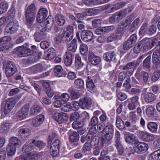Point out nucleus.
I'll use <instances>...</instances> for the list:
<instances>
[{
  "instance_id": "5",
  "label": "nucleus",
  "mask_w": 160,
  "mask_h": 160,
  "mask_svg": "<svg viewBox=\"0 0 160 160\" xmlns=\"http://www.w3.org/2000/svg\"><path fill=\"white\" fill-rule=\"evenodd\" d=\"M35 29L36 31L33 35L34 39L36 42H39L45 38L47 34L46 29L40 26Z\"/></svg>"
},
{
  "instance_id": "20",
  "label": "nucleus",
  "mask_w": 160,
  "mask_h": 160,
  "mask_svg": "<svg viewBox=\"0 0 160 160\" xmlns=\"http://www.w3.org/2000/svg\"><path fill=\"white\" fill-rule=\"evenodd\" d=\"M152 62L155 66L160 65V49L154 50L152 55Z\"/></svg>"
},
{
  "instance_id": "26",
  "label": "nucleus",
  "mask_w": 160,
  "mask_h": 160,
  "mask_svg": "<svg viewBox=\"0 0 160 160\" xmlns=\"http://www.w3.org/2000/svg\"><path fill=\"white\" fill-rule=\"evenodd\" d=\"M29 69L32 73L37 74L43 71L44 68L42 64L39 63L32 66L29 68Z\"/></svg>"
},
{
  "instance_id": "63",
  "label": "nucleus",
  "mask_w": 160,
  "mask_h": 160,
  "mask_svg": "<svg viewBox=\"0 0 160 160\" xmlns=\"http://www.w3.org/2000/svg\"><path fill=\"white\" fill-rule=\"evenodd\" d=\"M88 50L87 46L84 44H81L80 46V51L82 54H84Z\"/></svg>"
},
{
  "instance_id": "7",
  "label": "nucleus",
  "mask_w": 160,
  "mask_h": 160,
  "mask_svg": "<svg viewBox=\"0 0 160 160\" xmlns=\"http://www.w3.org/2000/svg\"><path fill=\"white\" fill-rule=\"evenodd\" d=\"M61 144L60 140L56 139L51 145L50 148V152L53 157L57 156L59 154Z\"/></svg>"
},
{
  "instance_id": "15",
  "label": "nucleus",
  "mask_w": 160,
  "mask_h": 160,
  "mask_svg": "<svg viewBox=\"0 0 160 160\" xmlns=\"http://www.w3.org/2000/svg\"><path fill=\"white\" fill-rule=\"evenodd\" d=\"M137 40L136 35H132L128 40L124 43L123 46L124 50H128L131 48Z\"/></svg>"
},
{
  "instance_id": "4",
  "label": "nucleus",
  "mask_w": 160,
  "mask_h": 160,
  "mask_svg": "<svg viewBox=\"0 0 160 160\" xmlns=\"http://www.w3.org/2000/svg\"><path fill=\"white\" fill-rule=\"evenodd\" d=\"M3 66L5 69V74L7 77H9L12 76L17 71V67L12 61H4Z\"/></svg>"
},
{
  "instance_id": "24",
  "label": "nucleus",
  "mask_w": 160,
  "mask_h": 160,
  "mask_svg": "<svg viewBox=\"0 0 160 160\" xmlns=\"http://www.w3.org/2000/svg\"><path fill=\"white\" fill-rule=\"evenodd\" d=\"M140 42L144 52H146L152 47L151 41H149L148 39H143Z\"/></svg>"
},
{
  "instance_id": "27",
  "label": "nucleus",
  "mask_w": 160,
  "mask_h": 160,
  "mask_svg": "<svg viewBox=\"0 0 160 160\" xmlns=\"http://www.w3.org/2000/svg\"><path fill=\"white\" fill-rule=\"evenodd\" d=\"M134 64V62H131L128 63L125 66H121L120 68H122L123 70H126L125 73L128 76H131L132 74L134 71L133 68L132 66Z\"/></svg>"
},
{
  "instance_id": "21",
  "label": "nucleus",
  "mask_w": 160,
  "mask_h": 160,
  "mask_svg": "<svg viewBox=\"0 0 160 160\" xmlns=\"http://www.w3.org/2000/svg\"><path fill=\"white\" fill-rule=\"evenodd\" d=\"M30 133L31 131L28 128H22L18 131V135L22 138L24 139L28 138Z\"/></svg>"
},
{
  "instance_id": "8",
  "label": "nucleus",
  "mask_w": 160,
  "mask_h": 160,
  "mask_svg": "<svg viewBox=\"0 0 160 160\" xmlns=\"http://www.w3.org/2000/svg\"><path fill=\"white\" fill-rule=\"evenodd\" d=\"M52 118L59 124L62 123L64 121H67L68 119V114L63 112H55L54 115L52 116Z\"/></svg>"
},
{
  "instance_id": "2",
  "label": "nucleus",
  "mask_w": 160,
  "mask_h": 160,
  "mask_svg": "<svg viewBox=\"0 0 160 160\" xmlns=\"http://www.w3.org/2000/svg\"><path fill=\"white\" fill-rule=\"evenodd\" d=\"M103 133L101 136V140L102 145H107L110 143V141L112 138L114 133L113 126L111 124H108L104 128L102 127Z\"/></svg>"
},
{
  "instance_id": "23",
  "label": "nucleus",
  "mask_w": 160,
  "mask_h": 160,
  "mask_svg": "<svg viewBox=\"0 0 160 160\" xmlns=\"http://www.w3.org/2000/svg\"><path fill=\"white\" fill-rule=\"evenodd\" d=\"M74 55L69 52H66L64 57V63L67 66H70L72 62Z\"/></svg>"
},
{
  "instance_id": "1",
  "label": "nucleus",
  "mask_w": 160,
  "mask_h": 160,
  "mask_svg": "<svg viewBox=\"0 0 160 160\" xmlns=\"http://www.w3.org/2000/svg\"><path fill=\"white\" fill-rule=\"evenodd\" d=\"M36 13V8L34 4H31L29 5L25 11L24 16L26 20L25 24L30 32L34 31L36 28V26L33 24Z\"/></svg>"
},
{
  "instance_id": "54",
  "label": "nucleus",
  "mask_w": 160,
  "mask_h": 160,
  "mask_svg": "<svg viewBox=\"0 0 160 160\" xmlns=\"http://www.w3.org/2000/svg\"><path fill=\"white\" fill-rule=\"evenodd\" d=\"M152 47L155 46V49H160V41L158 38H155L151 41Z\"/></svg>"
},
{
  "instance_id": "60",
  "label": "nucleus",
  "mask_w": 160,
  "mask_h": 160,
  "mask_svg": "<svg viewBox=\"0 0 160 160\" xmlns=\"http://www.w3.org/2000/svg\"><path fill=\"white\" fill-rule=\"evenodd\" d=\"M63 40L65 42L68 43L72 40L73 37V35H70V34L66 33H63Z\"/></svg>"
},
{
  "instance_id": "32",
  "label": "nucleus",
  "mask_w": 160,
  "mask_h": 160,
  "mask_svg": "<svg viewBox=\"0 0 160 160\" xmlns=\"http://www.w3.org/2000/svg\"><path fill=\"white\" fill-rule=\"evenodd\" d=\"M77 40L75 39H73L71 42L67 44V49L70 51L75 52L77 48Z\"/></svg>"
},
{
  "instance_id": "34",
  "label": "nucleus",
  "mask_w": 160,
  "mask_h": 160,
  "mask_svg": "<svg viewBox=\"0 0 160 160\" xmlns=\"http://www.w3.org/2000/svg\"><path fill=\"white\" fill-rule=\"evenodd\" d=\"M115 54L113 51H109L104 54L103 58L104 60L110 62L115 58Z\"/></svg>"
},
{
  "instance_id": "64",
  "label": "nucleus",
  "mask_w": 160,
  "mask_h": 160,
  "mask_svg": "<svg viewBox=\"0 0 160 160\" xmlns=\"http://www.w3.org/2000/svg\"><path fill=\"white\" fill-rule=\"evenodd\" d=\"M11 38L10 36H5L0 38V45H2L10 41Z\"/></svg>"
},
{
  "instance_id": "10",
  "label": "nucleus",
  "mask_w": 160,
  "mask_h": 160,
  "mask_svg": "<svg viewBox=\"0 0 160 160\" xmlns=\"http://www.w3.org/2000/svg\"><path fill=\"white\" fill-rule=\"evenodd\" d=\"M79 105L83 109H90L92 105V101L88 97L83 98L79 100Z\"/></svg>"
},
{
  "instance_id": "53",
  "label": "nucleus",
  "mask_w": 160,
  "mask_h": 160,
  "mask_svg": "<svg viewBox=\"0 0 160 160\" xmlns=\"http://www.w3.org/2000/svg\"><path fill=\"white\" fill-rule=\"evenodd\" d=\"M151 57L150 55L148 56L143 60L142 63V66L147 69H149L151 67Z\"/></svg>"
},
{
  "instance_id": "44",
  "label": "nucleus",
  "mask_w": 160,
  "mask_h": 160,
  "mask_svg": "<svg viewBox=\"0 0 160 160\" xmlns=\"http://www.w3.org/2000/svg\"><path fill=\"white\" fill-rule=\"evenodd\" d=\"M97 132V131L96 127L92 126L89 128L88 133L94 136L92 140L91 141V143H92L93 141H96V139L98 140L99 137L96 136Z\"/></svg>"
},
{
  "instance_id": "13",
  "label": "nucleus",
  "mask_w": 160,
  "mask_h": 160,
  "mask_svg": "<svg viewBox=\"0 0 160 160\" xmlns=\"http://www.w3.org/2000/svg\"><path fill=\"white\" fill-rule=\"evenodd\" d=\"M16 103V101L14 98H10L7 99L4 107V114H8L13 108Z\"/></svg>"
},
{
  "instance_id": "56",
  "label": "nucleus",
  "mask_w": 160,
  "mask_h": 160,
  "mask_svg": "<svg viewBox=\"0 0 160 160\" xmlns=\"http://www.w3.org/2000/svg\"><path fill=\"white\" fill-rule=\"evenodd\" d=\"M74 84L75 87L78 88H82L84 86L83 81L79 78L75 80Z\"/></svg>"
},
{
  "instance_id": "16",
  "label": "nucleus",
  "mask_w": 160,
  "mask_h": 160,
  "mask_svg": "<svg viewBox=\"0 0 160 160\" xmlns=\"http://www.w3.org/2000/svg\"><path fill=\"white\" fill-rule=\"evenodd\" d=\"M48 15V11L45 8L39 9L37 16V21L39 23H42L46 19Z\"/></svg>"
},
{
  "instance_id": "49",
  "label": "nucleus",
  "mask_w": 160,
  "mask_h": 160,
  "mask_svg": "<svg viewBox=\"0 0 160 160\" xmlns=\"http://www.w3.org/2000/svg\"><path fill=\"white\" fill-rule=\"evenodd\" d=\"M68 92L71 94V99H76L78 98L79 96V93L76 91L73 88H69Z\"/></svg>"
},
{
  "instance_id": "14",
  "label": "nucleus",
  "mask_w": 160,
  "mask_h": 160,
  "mask_svg": "<svg viewBox=\"0 0 160 160\" xmlns=\"http://www.w3.org/2000/svg\"><path fill=\"white\" fill-rule=\"evenodd\" d=\"M18 23L16 21H13L8 23L5 28L8 33L12 34L16 32L18 29Z\"/></svg>"
},
{
  "instance_id": "51",
  "label": "nucleus",
  "mask_w": 160,
  "mask_h": 160,
  "mask_svg": "<svg viewBox=\"0 0 160 160\" xmlns=\"http://www.w3.org/2000/svg\"><path fill=\"white\" fill-rule=\"evenodd\" d=\"M20 143V141L19 139L16 137H14L11 138L9 144L16 148H17Z\"/></svg>"
},
{
  "instance_id": "42",
  "label": "nucleus",
  "mask_w": 160,
  "mask_h": 160,
  "mask_svg": "<svg viewBox=\"0 0 160 160\" xmlns=\"http://www.w3.org/2000/svg\"><path fill=\"white\" fill-rule=\"evenodd\" d=\"M16 148L8 144L6 148V152L8 156H12L15 153Z\"/></svg>"
},
{
  "instance_id": "12",
  "label": "nucleus",
  "mask_w": 160,
  "mask_h": 160,
  "mask_svg": "<svg viewBox=\"0 0 160 160\" xmlns=\"http://www.w3.org/2000/svg\"><path fill=\"white\" fill-rule=\"evenodd\" d=\"M135 75L137 78L138 79H142L145 83L147 82L149 79L148 73L142 70L141 68H138L137 69Z\"/></svg>"
},
{
  "instance_id": "33",
  "label": "nucleus",
  "mask_w": 160,
  "mask_h": 160,
  "mask_svg": "<svg viewBox=\"0 0 160 160\" xmlns=\"http://www.w3.org/2000/svg\"><path fill=\"white\" fill-rule=\"evenodd\" d=\"M116 127L121 130H123L126 129L125 123L118 115H117L116 117Z\"/></svg>"
},
{
  "instance_id": "52",
  "label": "nucleus",
  "mask_w": 160,
  "mask_h": 160,
  "mask_svg": "<svg viewBox=\"0 0 160 160\" xmlns=\"http://www.w3.org/2000/svg\"><path fill=\"white\" fill-rule=\"evenodd\" d=\"M8 3L4 1L0 3V14L5 12L8 8Z\"/></svg>"
},
{
  "instance_id": "39",
  "label": "nucleus",
  "mask_w": 160,
  "mask_h": 160,
  "mask_svg": "<svg viewBox=\"0 0 160 160\" xmlns=\"http://www.w3.org/2000/svg\"><path fill=\"white\" fill-rule=\"evenodd\" d=\"M87 88L88 90L90 92H92L95 88V85H94V83L92 79L89 76L88 77V79L86 82Z\"/></svg>"
},
{
  "instance_id": "50",
  "label": "nucleus",
  "mask_w": 160,
  "mask_h": 160,
  "mask_svg": "<svg viewBox=\"0 0 160 160\" xmlns=\"http://www.w3.org/2000/svg\"><path fill=\"white\" fill-rule=\"evenodd\" d=\"M84 121L80 120L79 121H75L72 124V128L76 129H80L84 125Z\"/></svg>"
},
{
  "instance_id": "11",
  "label": "nucleus",
  "mask_w": 160,
  "mask_h": 160,
  "mask_svg": "<svg viewBox=\"0 0 160 160\" xmlns=\"http://www.w3.org/2000/svg\"><path fill=\"white\" fill-rule=\"evenodd\" d=\"M33 50L23 46H21L18 48V55L20 57L31 56L33 54Z\"/></svg>"
},
{
  "instance_id": "57",
  "label": "nucleus",
  "mask_w": 160,
  "mask_h": 160,
  "mask_svg": "<svg viewBox=\"0 0 160 160\" xmlns=\"http://www.w3.org/2000/svg\"><path fill=\"white\" fill-rule=\"evenodd\" d=\"M120 39H121L115 33H114L110 35L107 38V41L108 42H110L116 40Z\"/></svg>"
},
{
  "instance_id": "43",
  "label": "nucleus",
  "mask_w": 160,
  "mask_h": 160,
  "mask_svg": "<svg viewBox=\"0 0 160 160\" xmlns=\"http://www.w3.org/2000/svg\"><path fill=\"white\" fill-rule=\"evenodd\" d=\"M56 20L57 23L60 26L63 25L65 22V18L61 14H57L56 16Z\"/></svg>"
},
{
  "instance_id": "38",
  "label": "nucleus",
  "mask_w": 160,
  "mask_h": 160,
  "mask_svg": "<svg viewBox=\"0 0 160 160\" xmlns=\"http://www.w3.org/2000/svg\"><path fill=\"white\" fill-rule=\"evenodd\" d=\"M160 78V71L157 70L154 71L151 76V80L152 83L157 81Z\"/></svg>"
},
{
  "instance_id": "22",
  "label": "nucleus",
  "mask_w": 160,
  "mask_h": 160,
  "mask_svg": "<svg viewBox=\"0 0 160 160\" xmlns=\"http://www.w3.org/2000/svg\"><path fill=\"white\" fill-rule=\"evenodd\" d=\"M124 138L125 141L129 144L135 145L138 141L135 139V137L133 134L128 132L124 134Z\"/></svg>"
},
{
  "instance_id": "31",
  "label": "nucleus",
  "mask_w": 160,
  "mask_h": 160,
  "mask_svg": "<svg viewBox=\"0 0 160 160\" xmlns=\"http://www.w3.org/2000/svg\"><path fill=\"white\" fill-rule=\"evenodd\" d=\"M140 135L142 139L146 142H151L154 139V136L152 134L148 133L142 132L140 133Z\"/></svg>"
},
{
  "instance_id": "30",
  "label": "nucleus",
  "mask_w": 160,
  "mask_h": 160,
  "mask_svg": "<svg viewBox=\"0 0 160 160\" xmlns=\"http://www.w3.org/2000/svg\"><path fill=\"white\" fill-rule=\"evenodd\" d=\"M33 148L34 146L32 142L29 143H26L23 146L22 151L24 153H26L27 156H28L31 154V151L33 149Z\"/></svg>"
},
{
  "instance_id": "58",
  "label": "nucleus",
  "mask_w": 160,
  "mask_h": 160,
  "mask_svg": "<svg viewBox=\"0 0 160 160\" xmlns=\"http://www.w3.org/2000/svg\"><path fill=\"white\" fill-rule=\"evenodd\" d=\"M33 145L34 144L36 146L40 148H42L45 146V144L43 141L34 140L32 141Z\"/></svg>"
},
{
  "instance_id": "40",
  "label": "nucleus",
  "mask_w": 160,
  "mask_h": 160,
  "mask_svg": "<svg viewBox=\"0 0 160 160\" xmlns=\"http://www.w3.org/2000/svg\"><path fill=\"white\" fill-rule=\"evenodd\" d=\"M83 63L82 61L81 57L78 54H76L75 56V66L77 69L82 67Z\"/></svg>"
},
{
  "instance_id": "9",
  "label": "nucleus",
  "mask_w": 160,
  "mask_h": 160,
  "mask_svg": "<svg viewBox=\"0 0 160 160\" xmlns=\"http://www.w3.org/2000/svg\"><path fill=\"white\" fill-rule=\"evenodd\" d=\"M148 148V145L144 142H138L134 145L133 149H135L136 152L138 154H141L146 152Z\"/></svg>"
},
{
  "instance_id": "47",
  "label": "nucleus",
  "mask_w": 160,
  "mask_h": 160,
  "mask_svg": "<svg viewBox=\"0 0 160 160\" xmlns=\"http://www.w3.org/2000/svg\"><path fill=\"white\" fill-rule=\"evenodd\" d=\"M149 160H160V150L154 152L151 154Z\"/></svg>"
},
{
  "instance_id": "45",
  "label": "nucleus",
  "mask_w": 160,
  "mask_h": 160,
  "mask_svg": "<svg viewBox=\"0 0 160 160\" xmlns=\"http://www.w3.org/2000/svg\"><path fill=\"white\" fill-rule=\"evenodd\" d=\"M125 26L122 24L118 26L115 33L121 38L124 34Z\"/></svg>"
},
{
  "instance_id": "6",
  "label": "nucleus",
  "mask_w": 160,
  "mask_h": 160,
  "mask_svg": "<svg viewBox=\"0 0 160 160\" xmlns=\"http://www.w3.org/2000/svg\"><path fill=\"white\" fill-rule=\"evenodd\" d=\"M68 134L69 136L70 144L73 147H76L79 144V135L76 131L70 130Z\"/></svg>"
},
{
  "instance_id": "29",
  "label": "nucleus",
  "mask_w": 160,
  "mask_h": 160,
  "mask_svg": "<svg viewBox=\"0 0 160 160\" xmlns=\"http://www.w3.org/2000/svg\"><path fill=\"white\" fill-rule=\"evenodd\" d=\"M54 75L58 77H64L67 75L66 73L63 71L62 67L60 65L56 66L54 69Z\"/></svg>"
},
{
  "instance_id": "3",
  "label": "nucleus",
  "mask_w": 160,
  "mask_h": 160,
  "mask_svg": "<svg viewBox=\"0 0 160 160\" xmlns=\"http://www.w3.org/2000/svg\"><path fill=\"white\" fill-rule=\"evenodd\" d=\"M133 9V7L130 6L126 8L116 12L109 18V22L111 23L118 22L130 12Z\"/></svg>"
},
{
  "instance_id": "61",
  "label": "nucleus",
  "mask_w": 160,
  "mask_h": 160,
  "mask_svg": "<svg viewBox=\"0 0 160 160\" xmlns=\"http://www.w3.org/2000/svg\"><path fill=\"white\" fill-rule=\"evenodd\" d=\"M155 109L152 106L148 107L146 110L147 115L149 117H152L153 116L154 111Z\"/></svg>"
},
{
  "instance_id": "36",
  "label": "nucleus",
  "mask_w": 160,
  "mask_h": 160,
  "mask_svg": "<svg viewBox=\"0 0 160 160\" xmlns=\"http://www.w3.org/2000/svg\"><path fill=\"white\" fill-rule=\"evenodd\" d=\"M156 96L150 92H148L144 94V98L147 102H151L154 101L156 98Z\"/></svg>"
},
{
  "instance_id": "28",
  "label": "nucleus",
  "mask_w": 160,
  "mask_h": 160,
  "mask_svg": "<svg viewBox=\"0 0 160 160\" xmlns=\"http://www.w3.org/2000/svg\"><path fill=\"white\" fill-rule=\"evenodd\" d=\"M44 116L42 114L38 115L35 119L32 120V123L35 127L39 126L44 120Z\"/></svg>"
},
{
  "instance_id": "46",
  "label": "nucleus",
  "mask_w": 160,
  "mask_h": 160,
  "mask_svg": "<svg viewBox=\"0 0 160 160\" xmlns=\"http://www.w3.org/2000/svg\"><path fill=\"white\" fill-rule=\"evenodd\" d=\"M140 22L139 18H136L133 22L132 24L130 26L129 30L131 32H133L138 28V25Z\"/></svg>"
},
{
  "instance_id": "48",
  "label": "nucleus",
  "mask_w": 160,
  "mask_h": 160,
  "mask_svg": "<svg viewBox=\"0 0 160 160\" xmlns=\"http://www.w3.org/2000/svg\"><path fill=\"white\" fill-rule=\"evenodd\" d=\"M147 126L149 130L152 132H155L157 131L158 126L155 122H149L148 123Z\"/></svg>"
},
{
  "instance_id": "55",
  "label": "nucleus",
  "mask_w": 160,
  "mask_h": 160,
  "mask_svg": "<svg viewBox=\"0 0 160 160\" xmlns=\"http://www.w3.org/2000/svg\"><path fill=\"white\" fill-rule=\"evenodd\" d=\"M157 27L155 25L150 26L147 29V33L149 35H152L154 34L156 31Z\"/></svg>"
},
{
  "instance_id": "18",
  "label": "nucleus",
  "mask_w": 160,
  "mask_h": 160,
  "mask_svg": "<svg viewBox=\"0 0 160 160\" xmlns=\"http://www.w3.org/2000/svg\"><path fill=\"white\" fill-rule=\"evenodd\" d=\"M29 108L28 104L25 105L17 112V116L19 119L22 120L26 118L28 114Z\"/></svg>"
},
{
  "instance_id": "25",
  "label": "nucleus",
  "mask_w": 160,
  "mask_h": 160,
  "mask_svg": "<svg viewBox=\"0 0 160 160\" xmlns=\"http://www.w3.org/2000/svg\"><path fill=\"white\" fill-rule=\"evenodd\" d=\"M125 4L124 2H122L115 4L114 7H112L110 4H108L104 6L103 8L105 9H109L112 11L114 9L118 10L122 8L125 6Z\"/></svg>"
},
{
  "instance_id": "59",
  "label": "nucleus",
  "mask_w": 160,
  "mask_h": 160,
  "mask_svg": "<svg viewBox=\"0 0 160 160\" xmlns=\"http://www.w3.org/2000/svg\"><path fill=\"white\" fill-rule=\"evenodd\" d=\"M80 118V115L77 112L72 113L70 117V121L71 122L76 121Z\"/></svg>"
},
{
  "instance_id": "37",
  "label": "nucleus",
  "mask_w": 160,
  "mask_h": 160,
  "mask_svg": "<svg viewBox=\"0 0 160 160\" xmlns=\"http://www.w3.org/2000/svg\"><path fill=\"white\" fill-rule=\"evenodd\" d=\"M54 23V19L51 15H49L45 20L46 28L48 30H50L52 27Z\"/></svg>"
},
{
  "instance_id": "35",
  "label": "nucleus",
  "mask_w": 160,
  "mask_h": 160,
  "mask_svg": "<svg viewBox=\"0 0 160 160\" xmlns=\"http://www.w3.org/2000/svg\"><path fill=\"white\" fill-rule=\"evenodd\" d=\"M56 55V51L53 48H49L45 54V59L51 60Z\"/></svg>"
},
{
  "instance_id": "17",
  "label": "nucleus",
  "mask_w": 160,
  "mask_h": 160,
  "mask_svg": "<svg viewBox=\"0 0 160 160\" xmlns=\"http://www.w3.org/2000/svg\"><path fill=\"white\" fill-rule=\"evenodd\" d=\"M81 37L83 41L87 42L91 41L93 38V35L91 31L84 30L81 33Z\"/></svg>"
},
{
  "instance_id": "62",
  "label": "nucleus",
  "mask_w": 160,
  "mask_h": 160,
  "mask_svg": "<svg viewBox=\"0 0 160 160\" xmlns=\"http://www.w3.org/2000/svg\"><path fill=\"white\" fill-rule=\"evenodd\" d=\"M134 17V14H132L127 17L124 21V24L123 25L124 26L126 27L129 24L132 22V18Z\"/></svg>"
},
{
  "instance_id": "19",
  "label": "nucleus",
  "mask_w": 160,
  "mask_h": 160,
  "mask_svg": "<svg viewBox=\"0 0 160 160\" xmlns=\"http://www.w3.org/2000/svg\"><path fill=\"white\" fill-rule=\"evenodd\" d=\"M88 58L89 61L92 64L98 65L101 62L100 57L96 56L92 52H89L88 55Z\"/></svg>"
},
{
  "instance_id": "41",
  "label": "nucleus",
  "mask_w": 160,
  "mask_h": 160,
  "mask_svg": "<svg viewBox=\"0 0 160 160\" xmlns=\"http://www.w3.org/2000/svg\"><path fill=\"white\" fill-rule=\"evenodd\" d=\"M42 109V108L37 105H33L30 109V114L32 115H35L39 112Z\"/></svg>"
}]
</instances>
